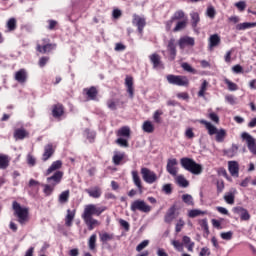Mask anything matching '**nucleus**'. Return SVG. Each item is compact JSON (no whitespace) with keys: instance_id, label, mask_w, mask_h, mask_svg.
<instances>
[{"instance_id":"0eeeda50","label":"nucleus","mask_w":256,"mask_h":256,"mask_svg":"<svg viewBox=\"0 0 256 256\" xmlns=\"http://www.w3.org/2000/svg\"><path fill=\"white\" fill-rule=\"evenodd\" d=\"M141 175L143 181L149 185H153V183L157 181V174H155V172L151 171L149 168H141Z\"/></svg>"},{"instance_id":"4d7b16f0","label":"nucleus","mask_w":256,"mask_h":256,"mask_svg":"<svg viewBox=\"0 0 256 256\" xmlns=\"http://www.w3.org/2000/svg\"><path fill=\"white\" fill-rule=\"evenodd\" d=\"M224 82L228 85L229 91H237V84L231 82L229 79H225Z\"/></svg>"},{"instance_id":"a211bd4d","label":"nucleus","mask_w":256,"mask_h":256,"mask_svg":"<svg viewBox=\"0 0 256 256\" xmlns=\"http://www.w3.org/2000/svg\"><path fill=\"white\" fill-rule=\"evenodd\" d=\"M235 195H237V189L232 188L229 192L224 195V201L228 205H233L235 203Z\"/></svg>"},{"instance_id":"bf43d9fd","label":"nucleus","mask_w":256,"mask_h":256,"mask_svg":"<svg viewBox=\"0 0 256 256\" xmlns=\"http://www.w3.org/2000/svg\"><path fill=\"white\" fill-rule=\"evenodd\" d=\"M161 115H163V111L161 110H156L154 112L153 119L156 123H161Z\"/></svg>"},{"instance_id":"864d4df0","label":"nucleus","mask_w":256,"mask_h":256,"mask_svg":"<svg viewBox=\"0 0 256 256\" xmlns=\"http://www.w3.org/2000/svg\"><path fill=\"white\" fill-rule=\"evenodd\" d=\"M171 245H173L176 251H179V252L183 251V243L179 242L178 240H172Z\"/></svg>"},{"instance_id":"f257e3e1","label":"nucleus","mask_w":256,"mask_h":256,"mask_svg":"<svg viewBox=\"0 0 256 256\" xmlns=\"http://www.w3.org/2000/svg\"><path fill=\"white\" fill-rule=\"evenodd\" d=\"M107 210V207H97L95 204H88L84 207V211L82 213V219L84 223L87 225L89 231H93L97 225H99V221L93 218V215L99 217L101 213Z\"/></svg>"},{"instance_id":"f8f14e48","label":"nucleus","mask_w":256,"mask_h":256,"mask_svg":"<svg viewBox=\"0 0 256 256\" xmlns=\"http://www.w3.org/2000/svg\"><path fill=\"white\" fill-rule=\"evenodd\" d=\"M221 45V37L219 34H213L208 39V51H213L215 47H219Z\"/></svg>"},{"instance_id":"37998d69","label":"nucleus","mask_w":256,"mask_h":256,"mask_svg":"<svg viewBox=\"0 0 256 256\" xmlns=\"http://www.w3.org/2000/svg\"><path fill=\"white\" fill-rule=\"evenodd\" d=\"M237 151H239V146H237V144H232V147L225 151V155L228 157H235Z\"/></svg>"},{"instance_id":"c756f323","label":"nucleus","mask_w":256,"mask_h":256,"mask_svg":"<svg viewBox=\"0 0 256 256\" xmlns=\"http://www.w3.org/2000/svg\"><path fill=\"white\" fill-rule=\"evenodd\" d=\"M190 17H191L192 28L195 31L197 29V25H199V21H201V18L199 17V13L197 12H191Z\"/></svg>"},{"instance_id":"473e14b6","label":"nucleus","mask_w":256,"mask_h":256,"mask_svg":"<svg viewBox=\"0 0 256 256\" xmlns=\"http://www.w3.org/2000/svg\"><path fill=\"white\" fill-rule=\"evenodd\" d=\"M123 159H125V153L124 152H115L112 161L114 163V165H121V161H123Z\"/></svg>"},{"instance_id":"49530a36","label":"nucleus","mask_w":256,"mask_h":256,"mask_svg":"<svg viewBox=\"0 0 256 256\" xmlns=\"http://www.w3.org/2000/svg\"><path fill=\"white\" fill-rule=\"evenodd\" d=\"M6 25L8 31H15V29H17V20L15 18H10Z\"/></svg>"},{"instance_id":"2eb2a0df","label":"nucleus","mask_w":256,"mask_h":256,"mask_svg":"<svg viewBox=\"0 0 256 256\" xmlns=\"http://www.w3.org/2000/svg\"><path fill=\"white\" fill-rule=\"evenodd\" d=\"M228 170L232 177H239V162L229 161Z\"/></svg>"},{"instance_id":"13d9d810","label":"nucleus","mask_w":256,"mask_h":256,"mask_svg":"<svg viewBox=\"0 0 256 256\" xmlns=\"http://www.w3.org/2000/svg\"><path fill=\"white\" fill-rule=\"evenodd\" d=\"M162 191L166 195H171V193H173V188L171 187V184H164L162 187Z\"/></svg>"},{"instance_id":"4468645a","label":"nucleus","mask_w":256,"mask_h":256,"mask_svg":"<svg viewBox=\"0 0 256 256\" xmlns=\"http://www.w3.org/2000/svg\"><path fill=\"white\" fill-rule=\"evenodd\" d=\"M132 23H133V25L138 27L139 33H143V29H145V25L147 24L145 22V18H141L137 14H134Z\"/></svg>"},{"instance_id":"1a4fd4ad","label":"nucleus","mask_w":256,"mask_h":256,"mask_svg":"<svg viewBox=\"0 0 256 256\" xmlns=\"http://www.w3.org/2000/svg\"><path fill=\"white\" fill-rule=\"evenodd\" d=\"M177 206L172 205L166 212L165 216H164V221L166 223H168L169 225H171V223H173V221H175V219L177 218Z\"/></svg>"},{"instance_id":"052dcab7","label":"nucleus","mask_w":256,"mask_h":256,"mask_svg":"<svg viewBox=\"0 0 256 256\" xmlns=\"http://www.w3.org/2000/svg\"><path fill=\"white\" fill-rule=\"evenodd\" d=\"M206 14L210 19H215V8L213 6L208 7Z\"/></svg>"},{"instance_id":"20e7f679","label":"nucleus","mask_w":256,"mask_h":256,"mask_svg":"<svg viewBox=\"0 0 256 256\" xmlns=\"http://www.w3.org/2000/svg\"><path fill=\"white\" fill-rule=\"evenodd\" d=\"M12 209L14 210L15 217H18V223H20V225H25V223L29 221V208L21 207V204L14 201Z\"/></svg>"},{"instance_id":"423d86ee","label":"nucleus","mask_w":256,"mask_h":256,"mask_svg":"<svg viewBox=\"0 0 256 256\" xmlns=\"http://www.w3.org/2000/svg\"><path fill=\"white\" fill-rule=\"evenodd\" d=\"M131 211H141L142 213H151V206L145 203L143 200H135L131 203Z\"/></svg>"},{"instance_id":"0e129e2a","label":"nucleus","mask_w":256,"mask_h":256,"mask_svg":"<svg viewBox=\"0 0 256 256\" xmlns=\"http://www.w3.org/2000/svg\"><path fill=\"white\" fill-rule=\"evenodd\" d=\"M107 107L111 109V111H117V102L114 100L107 101Z\"/></svg>"},{"instance_id":"bb28decb","label":"nucleus","mask_w":256,"mask_h":256,"mask_svg":"<svg viewBox=\"0 0 256 256\" xmlns=\"http://www.w3.org/2000/svg\"><path fill=\"white\" fill-rule=\"evenodd\" d=\"M149 59L154 67V69H157V67H161V56L159 54L154 53L149 56Z\"/></svg>"},{"instance_id":"680f3d73","label":"nucleus","mask_w":256,"mask_h":256,"mask_svg":"<svg viewBox=\"0 0 256 256\" xmlns=\"http://www.w3.org/2000/svg\"><path fill=\"white\" fill-rule=\"evenodd\" d=\"M185 137H186V139H194L195 138V133L193 132V128L186 129Z\"/></svg>"},{"instance_id":"6ab92c4d","label":"nucleus","mask_w":256,"mask_h":256,"mask_svg":"<svg viewBox=\"0 0 256 256\" xmlns=\"http://www.w3.org/2000/svg\"><path fill=\"white\" fill-rule=\"evenodd\" d=\"M53 153H55V150L53 149V144H47L44 147V153L42 156V160L49 161V159H51V157H53Z\"/></svg>"},{"instance_id":"ea45409f","label":"nucleus","mask_w":256,"mask_h":256,"mask_svg":"<svg viewBox=\"0 0 256 256\" xmlns=\"http://www.w3.org/2000/svg\"><path fill=\"white\" fill-rule=\"evenodd\" d=\"M225 137H227V131H225V129H220L216 132L217 143H223V141H225Z\"/></svg>"},{"instance_id":"b1692460","label":"nucleus","mask_w":256,"mask_h":256,"mask_svg":"<svg viewBox=\"0 0 256 256\" xmlns=\"http://www.w3.org/2000/svg\"><path fill=\"white\" fill-rule=\"evenodd\" d=\"M200 123L202 125H205L207 131H208V135H216L217 132L219 131L217 129V127H215L213 124H211V122H208L206 120H200Z\"/></svg>"},{"instance_id":"3c124183","label":"nucleus","mask_w":256,"mask_h":256,"mask_svg":"<svg viewBox=\"0 0 256 256\" xmlns=\"http://www.w3.org/2000/svg\"><path fill=\"white\" fill-rule=\"evenodd\" d=\"M149 246V240H143L140 244L137 245L136 247V251L138 253H141V251H143V249H145V247Z\"/></svg>"},{"instance_id":"f03ea898","label":"nucleus","mask_w":256,"mask_h":256,"mask_svg":"<svg viewBox=\"0 0 256 256\" xmlns=\"http://www.w3.org/2000/svg\"><path fill=\"white\" fill-rule=\"evenodd\" d=\"M63 180V171H56L52 176H49L46 179L47 184H42L43 193L46 197L53 195V191H55V187L61 183Z\"/></svg>"},{"instance_id":"f704fd0d","label":"nucleus","mask_w":256,"mask_h":256,"mask_svg":"<svg viewBox=\"0 0 256 256\" xmlns=\"http://www.w3.org/2000/svg\"><path fill=\"white\" fill-rule=\"evenodd\" d=\"M84 92L86 93V95L93 101L95 100V98L97 97V88L95 87H90V88H85Z\"/></svg>"},{"instance_id":"603ef678","label":"nucleus","mask_w":256,"mask_h":256,"mask_svg":"<svg viewBox=\"0 0 256 256\" xmlns=\"http://www.w3.org/2000/svg\"><path fill=\"white\" fill-rule=\"evenodd\" d=\"M183 227H185V221L180 218L175 226L176 233H181Z\"/></svg>"},{"instance_id":"7ed1b4c3","label":"nucleus","mask_w":256,"mask_h":256,"mask_svg":"<svg viewBox=\"0 0 256 256\" xmlns=\"http://www.w3.org/2000/svg\"><path fill=\"white\" fill-rule=\"evenodd\" d=\"M180 165L183 169L192 173V175H201V173H203V166L201 164H197V162L191 158H181Z\"/></svg>"},{"instance_id":"f3484780","label":"nucleus","mask_w":256,"mask_h":256,"mask_svg":"<svg viewBox=\"0 0 256 256\" xmlns=\"http://www.w3.org/2000/svg\"><path fill=\"white\" fill-rule=\"evenodd\" d=\"M185 19H188L187 15H185V12L183 10H177L171 17L170 21L167 22V25H171L173 21H183Z\"/></svg>"},{"instance_id":"c85d7f7f","label":"nucleus","mask_w":256,"mask_h":256,"mask_svg":"<svg viewBox=\"0 0 256 256\" xmlns=\"http://www.w3.org/2000/svg\"><path fill=\"white\" fill-rule=\"evenodd\" d=\"M188 21H189V18H184V20L178 21L176 26L173 29L174 33L183 31V29H185L187 27Z\"/></svg>"},{"instance_id":"c9c22d12","label":"nucleus","mask_w":256,"mask_h":256,"mask_svg":"<svg viewBox=\"0 0 256 256\" xmlns=\"http://www.w3.org/2000/svg\"><path fill=\"white\" fill-rule=\"evenodd\" d=\"M9 167V156L0 154V169H7Z\"/></svg>"},{"instance_id":"393cba45","label":"nucleus","mask_w":256,"mask_h":256,"mask_svg":"<svg viewBox=\"0 0 256 256\" xmlns=\"http://www.w3.org/2000/svg\"><path fill=\"white\" fill-rule=\"evenodd\" d=\"M99 238L101 243L105 245L106 243H109V241H113V239H115V234L102 232V233H99Z\"/></svg>"},{"instance_id":"5fc2aeb1","label":"nucleus","mask_w":256,"mask_h":256,"mask_svg":"<svg viewBox=\"0 0 256 256\" xmlns=\"http://www.w3.org/2000/svg\"><path fill=\"white\" fill-rule=\"evenodd\" d=\"M217 187V195H221L223 193V190L225 189V182L223 180H220L216 183Z\"/></svg>"},{"instance_id":"2f4dec72","label":"nucleus","mask_w":256,"mask_h":256,"mask_svg":"<svg viewBox=\"0 0 256 256\" xmlns=\"http://www.w3.org/2000/svg\"><path fill=\"white\" fill-rule=\"evenodd\" d=\"M69 195H70L69 190H65V191L61 192V194L58 197V202L61 205H65V203L69 202Z\"/></svg>"},{"instance_id":"9b49d317","label":"nucleus","mask_w":256,"mask_h":256,"mask_svg":"<svg viewBox=\"0 0 256 256\" xmlns=\"http://www.w3.org/2000/svg\"><path fill=\"white\" fill-rule=\"evenodd\" d=\"M178 45L180 49H184L185 47H193L195 45V38L191 36H184L178 40Z\"/></svg>"},{"instance_id":"a878e982","label":"nucleus","mask_w":256,"mask_h":256,"mask_svg":"<svg viewBox=\"0 0 256 256\" xmlns=\"http://www.w3.org/2000/svg\"><path fill=\"white\" fill-rule=\"evenodd\" d=\"M86 193H88L89 197H93V199H99L101 197V188L94 187L91 189H86Z\"/></svg>"},{"instance_id":"5701e85b","label":"nucleus","mask_w":256,"mask_h":256,"mask_svg":"<svg viewBox=\"0 0 256 256\" xmlns=\"http://www.w3.org/2000/svg\"><path fill=\"white\" fill-rule=\"evenodd\" d=\"M15 81L18 83H26L27 82V70L20 69L15 73Z\"/></svg>"},{"instance_id":"6e6d98bb","label":"nucleus","mask_w":256,"mask_h":256,"mask_svg":"<svg viewBox=\"0 0 256 256\" xmlns=\"http://www.w3.org/2000/svg\"><path fill=\"white\" fill-rule=\"evenodd\" d=\"M181 67L184 71H187V73H195V69L191 67L187 62H183Z\"/></svg>"},{"instance_id":"09e8293b","label":"nucleus","mask_w":256,"mask_h":256,"mask_svg":"<svg viewBox=\"0 0 256 256\" xmlns=\"http://www.w3.org/2000/svg\"><path fill=\"white\" fill-rule=\"evenodd\" d=\"M237 31H245V29H251V22H244L236 25Z\"/></svg>"},{"instance_id":"58836bf2","label":"nucleus","mask_w":256,"mask_h":256,"mask_svg":"<svg viewBox=\"0 0 256 256\" xmlns=\"http://www.w3.org/2000/svg\"><path fill=\"white\" fill-rule=\"evenodd\" d=\"M142 129L144 133H153V131H155V127L151 121H145L142 125Z\"/></svg>"},{"instance_id":"79ce46f5","label":"nucleus","mask_w":256,"mask_h":256,"mask_svg":"<svg viewBox=\"0 0 256 256\" xmlns=\"http://www.w3.org/2000/svg\"><path fill=\"white\" fill-rule=\"evenodd\" d=\"M27 137V131L25 129H16L14 132V138L23 140Z\"/></svg>"},{"instance_id":"de8ad7c7","label":"nucleus","mask_w":256,"mask_h":256,"mask_svg":"<svg viewBox=\"0 0 256 256\" xmlns=\"http://www.w3.org/2000/svg\"><path fill=\"white\" fill-rule=\"evenodd\" d=\"M207 85H209V82H207V80H204L198 92V97H205V92L207 91Z\"/></svg>"},{"instance_id":"6e6552de","label":"nucleus","mask_w":256,"mask_h":256,"mask_svg":"<svg viewBox=\"0 0 256 256\" xmlns=\"http://www.w3.org/2000/svg\"><path fill=\"white\" fill-rule=\"evenodd\" d=\"M242 139L246 141V145L248 147V150L252 155H256V140L251 136L249 133L244 132L241 135Z\"/></svg>"},{"instance_id":"8fccbe9b","label":"nucleus","mask_w":256,"mask_h":256,"mask_svg":"<svg viewBox=\"0 0 256 256\" xmlns=\"http://www.w3.org/2000/svg\"><path fill=\"white\" fill-rule=\"evenodd\" d=\"M221 239H223L224 241H231L233 239V232L232 231H228V232H222L220 234Z\"/></svg>"},{"instance_id":"a19ab883","label":"nucleus","mask_w":256,"mask_h":256,"mask_svg":"<svg viewBox=\"0 0 256 256\" xmlns=\"http://www.w3.org/2000/svg\"><path fill=\"white\" fill-rule=\"evenodd\" d=\"M52 115L53 117H61V115H63V105L61 104L54 105L52 110Z\"/></svg>"},{"instance_id":"e433bc0d","label":"nucleus","mask_w":256,"mask_h":256,"mask_svg":"<svg viewBox=\"0 0 256 256\" xmlns=\"http://www.w3.org/2000/svg\"><path fill=\"white\" fill-rule=\"evenodd\" d=\"M176 183L179 185V187L187 188L189 187V181L185 179V176L179 175L176 177Z\"/></svg>"},{"instance_id":"69168bd1","label":"nucleus","mask_w":256,"mask_h":256,"mask_svg":"<svg viewBox=\"0 0 256 256\" xmlns=\"http://www.w3.org/2000/svg\"><path fill=\"white\" fill-rule=\"evenodd\" d=\"M225 99H226L227 103H229L230 105H235L237 103L235 96H233V95H226Z\"/></svg>"},{"instance_id":"774afa93","label":"nucleus","mask_w":256,"mask_h":256,"mask_svg":"<svg viewBox=\"0 0 256 256\" xmlns=\"http://www.w3.org/2000/svg\"><path fill=\"white\" fill-rule=\"evenodd\" d=\"M211 255V250L207 247H203L199 253V256H209Z\"/></svg>"},{"instance_id":"a18cd8bd","label":"nucleus","mask_w":256,"mask_h":256,"mask_svg":"<svg viewBox=\"0 0 256 256\" xmlns=\"http://www.w3.org/2000/svg\"><path fill=\"white\" fill-rule=\"evenodd\" d=\"M182 201L186 205L194 206L195 202H193V196L191 194H183L182 195Z\"/></svg>"},{"instance_id":"c03bdc74","label":"nucleus","mask_w":256,"mask_h":256,"mask_svg":"<svg viewBox=\"0 0 256 256\" xmlns=\"http://www.w3.org/2000/svg\"><path fill=\"white\" fill-rule=\"evenodd\" d=\"M199 215H207V212L201 211L199 209H193L190 210L188 213V217H190L191 219H194V217H199Z\"/></svg>"},{"instance_id":"4c0bfd02","label":"nucleus","mask_w":256,"mask_h":256,"mask_svg":"<svg viewBox=\"0 0 256 256\" xmlns=\"http://www.w3.org/2000/svg\"><path fill=\"white\" fill-rule=\"evenodd\" d=\"M97 234H92L88 240V247L90 251H95V248L97 247Z\"/></svg>"},{"instance_id":"39448f33","label":"nucleus","mask_w":256,"mask_h":256,"mask_svg":"<svg viewBox=\"0 0 256 256\" xmlns=\"http://www.w3.org/2000/svg\"><path fill=\"white\" fill-rule=\"evenodd\" d=\"M166 79L170 85L189 87V78H187V76L169 74L166 76Z\"/></svg>"},{"instance_id":"412c9836","label":"nucleus","mask_w":256,"mask_h":256,"mask_svg":"<svg viewBox=\"0 0 256 256\" xmlns=\"http://www.w3.org/2000/svg\"><path fill=\"white\" fill-rule=\"evenodd\" d=\"M125 86L127 87V93L129 94V97L133 99L135 91V89L133 88V77L127 76L125 78Z\"/></svg>"},{"instance_id":"7c9ffc66","label":"nucleus","mask_w":256,"mask_h":256,"mask_svg":"<svg viewBox=\"0 0 256 256\" xmlns=\"http://www.w3.org/2000/svg\"><path fill=\"white\" fill-rule=\"evenodd\" d=\"M118 137H126L129 139L131 137V128L128 126H123L118 130Z\"/></svg>"},{"instance_id":"cd10ccee","label":"nucleus","mask_w":256,"mask_h":256,"mask_svg":"<svg viewBox=\"0 0 256 256\" xmlns=\"http://www.w3.org/2000/svg\"><path fill=\"white\" fill-rule=\"evenodd\" d=\"M73 219H75V210H67V215L65 218V225L66 227H71L73 225Z\"/></svg>"},{"instance_id":"338daca9","label":"nucleus","mask_w":256,"mask_h":256,"mask_svg":"<svg viewBox=\"0 0 256 256\" xmlns=\"http://www.w3.org/2000/svg\"><path fill=\"white\" fill-rule=\"evenodd\" d=\"M208 117L213 121V123H219V116L215 112H211Z\"/></svg>"},{"instance_id":"4be33fe9","label":"nucleus","mask_w":256,"mask_h":256,"mask_svg":"<svg viewBox=\"0 0 256 256\" xmlns=\"http://www.w3.org/2000/svg\"><path fill=\"white\" fill-rule=\"evenodd\" d=\"M57 44H51V43H47L43 46H41V44L37 45V51H39V53H50V51H53V49H56Z\"/></svg>"},{"instance_id":"aec40b11","label":"nucleus","mask_w":256,"mask_h":256,"mask_svg":"<svg viewBox=\"0 0 256 256\" xmlns=\"http://www.w3.org/2000/svg\"><path fill=\"white\" fill-rule=\"evenodd\" d=\"M63 167V162L61 160L54 161L51 166L46 170L45 175L46 177H49L51 173L54 171H59L58 169H61Z\"/></svg>"},{"instance_id":"dca6fc26","label":"nucleus","mask_w":256,"mask_h":256,"mask_svg":"<svg viewBox=\"0 0 256 256\" xmlns=\"http://www.w3.org/2000/svg\"><path fill=\"white\" fill-rule=\"evenodd\" d=\"M167 50L170 53V60L175 61V57H177V47L175 46V39L169 40Z\"/></svg>"},{"instance_id":"72a5a7b5","label":"nucleus","mask_w":256,"mask_h":256,"mask_svg":"<svg viewBox=\"0 0 256 256\" xmlns=\"http://www.w3.org/2000/svg\"><path fill=\"white\" fill-rule=\"evenodd\" d=\"M132 179L134 185H136V187H138V189L141 191L143 186L141 185V178L139 177V173L137 171H132Z\"/></svg>"},{"instance_id":"ddd939ff","label":"nucleus","mask_w":256,"mask_h":256,"mask_svg":"<svg viewBox=\"0 0 256 256\" xmlns=\"http://www.w3.org/2000/svg\"><path fill=\"white\" fill-rule=\"evenodd\" d=\"M177 159H168L167 161V166H166V171L172 175L173 177H176L177 175Z\"/></svg>"},{"instance_id":"9d476101","label":"nucleus","mask_w":256,"mask_h":256,"mask_svg":"<svg viewBox=\"0 0 256 256\" xmlns=\"http://www.w3.org/2000/svg\"><path fill=\"white\" fill-rule=\"evenodd\" d=\"M233 211L236 213V215H239L241 221H249V219H251V214H249V211L241 206L234 207Z\"/></svg>"},{"instance_id":"e2e57ef3","label":"nucleus","mask_w":256,"mask_h":256,"mask_svg":"<svg viewBox=\"0 0 256 256\" xmlns=\"http://www.w3.org/2000/svg\"><path fill=\"white\" fill-rule=\"evenodd\" d=\"M117 145H119L120 147H129V142L123 138H118L116 140Z\"/></svg>"}]
</instances>
